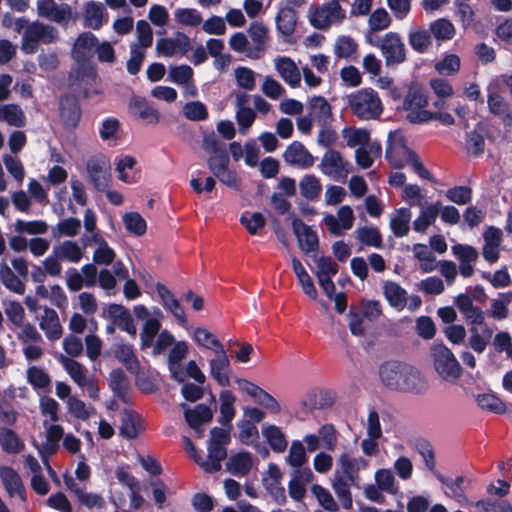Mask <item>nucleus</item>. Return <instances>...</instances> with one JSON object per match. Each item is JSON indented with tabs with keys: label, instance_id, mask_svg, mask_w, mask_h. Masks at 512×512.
<instances>
[{
	"label": "nucleus",
	"instance_id": "f257e3e1",
	"mask_svg": "<svg viewBox=\"0 0 512 512\" xmlns=\"http://www.w3.org/2000/svg\"><path fill=\"white\" fill-rule=\"evenodd\" d=\"M348 107L360 120L377 119L383 112L378 93L372 88H362L347 96Z\"/></svg>",
	"mask_w": 512,
	"mask_h": 512
},
{
	"label": "nucleus",
	"instance_id": "f03ea898",
	"mask_svg": "<svg viewBox=\"0 0 512 512\" xmlns=\"http://www.w3.org/2000/svg\"><path fill=\"white\" fill-rule=\"evenodd\" d=\"M431 356L436 372L444 379H457L462 368L453 352L442 342H435L431 347Z\"/></svg>",
	"mask_w": 512,
	"mask_h": 512
},
{
	"label": "nucleus",
	"instance_id": "7ed1b4c3",
	"mask_svg": "<svg viewBox=\"0 0 512 512\" xmlns=\"http://www.w3.org/2000/svg\"><path fill=\"white\" fill-rule=\"evenodd\" d=\"M346 17L345 10L337 0H330L321 6L310 7L309 22L319 30L328 29L332 23H342Z\"/></svg>",
	"mask_w": 512,
	"mask_h": 512
},
{
	"label": "nucleus",
	"instance_id": "20e7f679",
	"mask_svg": "<svg viewBox=\"0 0 512 512\" xmlns=\"http://www.w3.org/2000/svg\"><path fill=\"white\" fill-rule=\"evenodd\" d=\"M110 162L103 155L92 156L87 160L86 170L95 190L104 192L110 185Z\"/></svg>",
	"mask_w": 512,
	"mask_h": 512
},
{
	"label": "nucleus",
	"instance_id": "39448f33",
	"mask_svg": "<svg viewBox=\"0 0 512 512\" xmlns=\"http://www.w3.org/2000/svg\"><path fill=\"white\" fill-rule=\"evenodd\" d=\"M428 95L426 90L418 85L411 84L404 96L402 108L407 112L406 119L413 124L424 123V121H415L413 115L427 111Z\"/></svg>",
	"mask_w": 512,
	"mask_h": 512
},
{
	"label": "nucleus",
	"instance_id": "423d86ee",
	"mask_svg": "<svg viewBox=\"0 0 512 512\" xmlns=\"http://www.w3.org/2000/svg\"><path fill=\"white\" fill-rule=\"evenodd\" d=\"M235 382L242 392L247 393L257 404L267 409L270 413H280V404L267 391L247 379L236 378Z\"/></svg>",
	"mask_w": 512,
	"mask_h": 512
},
{
	"label": "nucleus",
	"instance_id": "0eeeda50",
	"mask_svg": "<svg viewBox=\"0 0 512 512\" xmlns=\"http://www.w3.org/2000/svg\"><path fill=\"white\" fill-rule=\"evenodd\" d=\"M386 65L400 64L406 60L405 45L396 32H388L380 45Z\"/></svg>",
	"mask_w": 512,
	"mask_h": 512
},
{
	"label": "nucleus",
	"instance_id": "6e6552de",
	"mask_svg": "<svg viewBox=\"0 0 512 512\" xmlns=\"http://www.w3.org/2000/svg\"><path fill=\"white\" fill-rule=\"evenodd\" d=\"M59 116L66 128L74 129L78 126L82 110L78 98L73 94H64L59 99Z\"/></svg>",
	"mask_w": 512,
	"mask_h": 512
},
{
	"label": "nucleus",
	"instance_id": "1a4fd4ad",
	"mask_svg": "<svg viewBox=\"0 0 512 512\" xmlns=\"http://www.w3.org/2000/svg\"><path fill=\"white\" fill-rule=\"evenodd\" d=\"M292 230L298 239L300 249L305 253L316 252L319 249L317 233L300 218H293Z\"/></svg>",
	"mask_w": 512,
	"mask_h": 512
},
{
	"label": "nucleus",
	"instance_id": "9d476101",
	"mask_svg": "<svg viewBox=\"0 0 512 512\" xmlns=\"http://www.w3.org/2000/svg\"><path fill=\"white\" fill-rule=\"evenodd\" d=\"M215 357L209 361L210 375L219 386L227 387L230 385L229 373L231 372V363L228 355L223 348H219Z\"/></svg>",
	"mask_w": 512,
	"mask_h": 512
},
{
	"label": "nucleus",
	"instance_id": "9b49d317",
	"mask_svg": "<svg viewBox=\"0 0 512 512\" xmlns=\"http://www.w3.org/2000/svg\"><path fill=\"white\" fill-rule=\"evenodd\" d=\"M409 364L400 361H386L379 367V377L384 386L396 390Z\"/></svg>",
	"mask_w": 512,
	"mask_h": 512
},
{
	"label": "nucleus",
	"instance_id": "f8f14e48",
	"mask_svg": "<svg viewBox=\"0 0 512 512\" xmlns=\"http://www.w3.org/2000/svg\"><path fill=\"white\" fill-rule=\"evenodd\" d=\"M129 113L136 119H140L146 124L156 125L160 116L156 108H154L144 97L133 96L128 105Z\"/></svg>",
	"mask_w": 512,
	"mask_h": 512
},
{
	"label": "nucleus",
	"instance_id": "ddd939ff",
	"mask_svg": "<svg viewBox=\"0 0 512 512\" xmlns=\"http://www.w3.org/2000/svg\"><path fill=\"white\" fill-rule=\"evenodd\" d=\"M283 158L287 164L304 169L312 167L315 161L313 155L300 141H293L288 145L283 153Z\"/></svg>",
	"mask_w": 512,
	"mask_h": 512
},
{
	"label": "nucleus",
	"instance_id": "4468645a",
	"mask_svg": "<svg viewBox=\"0 0 512 512\" xmlns=\"http://www.w3.org/2000/svg\"><path fill=\"white\" fill-rule=\"evenodd\" d=\"M0 479L10 497L17 495L26 501V489L18 472L11 466L0 467Z\"/></svg>",
	"mask_w": 512,
	"mask_h": 512
},
{
	"label": "nucleus",
	"instance_id": "2eb2a0df",
	"mask_svg": "<svg viewBox=\"0 0 512 512\" xmlns=\"http://www.w3.org/2000/svg\"><path fill=\"white\" fill-rule=\"evenodd\" d=\"M111 349L114 358L117 359L129 373L139 375L141 364L131 344L115 343Z\"/></svg>",
	"mask_w": 512,
	"mask_h": 512
},
{
	"label": "nucleus",
	"instance_id": "dca6fc26",
	"mask_svg": "<svg viewBox=\"0 0 512 512\" xmlns=\"http://www.w3.org/2000/svg\"><path fill=\"white\" fill-rule=\"evenodd\" d=\"M109 387L113 394L116 397H118L123 403L130 404V381L125 372L121 368L113 369L109 373Z\"/></svg>",
	"mask_w": 512,
	"mask_h": 512
},
{
	"label": "nucleus",
	"instance_id": "f3484780",
	"mask_svg": "<svg viewBox=\"0 0 512 512\" xmlns=\"http://www.w3.org/2000/svg\"><path fill=\"white\" fill-rule=\"evenodd\" d=\"M310 115L323 127L333 121L332 107L323 96H313L308 101Z\"/></svg>",
	"mask_w": 512,
	"mask_h": 512
},
{
	"label": "nucleus",
	"instance_id": "a211bd4d",
	"mask_svg": "<svg viewBox=\"0 0 512 512\" xmlns=\"http://www.w3.org/2000/svg\"><path fill=\"white\" fill-rule=\"evenodd\" d=\"M346 165L339 151L329 149L323 155L320 168L322 173L327 176H346L349 172Z\"/></svg>",
	"mask_w": 512,
	"mask_h": 512
},
{
	"label": "nucleus",
	"instance_id": "6ab92c4d",
	"mask_svg": "<svg viewBox=\"0 0 512 512\" xmlns=\"http://www.w3.org/2000/svg\"><path fill=\"white\" fill-rule=\"evenodd\" d=\"M426 389L427 383L422 377L420 371L411 365H408L404 377L396 388L397 391L414 394H421L425 392Z\"/></svg>",
	"mask_w": 512,
	"mask_h": 512
},
{
	"label": "nucleus",
	"instance_id": "aec40b11",
	"mask_svg": "<svg viewBox=\"0 0 512 512\" xmlns=\"http://www.w3.org/2000/svg\"><path fill=\"white\" fill-rule=\"evenodd\" d=\"M97 44L98 38L92 32H83L74 43L72 55L77 62L85 61L94 53Z\"/></svg>",
	"mask_w": 512,
	"mask_h": 512
},
{
	"label": "nucleus",
	"instance_id": "412c9836",
	"mask_svg": "<svg viewBox=\"0 0 512 512\" xmlns=\"http://www.w3.org/2000/svg\"><path fill=\"white\" fill-rule=\"evenodd\" d=\"M47 25L40 22H33L27 26L22 36V49L27 54H33L37 51L38 42L43 39Z\"/></svg>",
	"mask_w": 512,
	"mask_h": 512
},
{
	"label": "nucleus",
	"instance_id": "4be33fe9",
	"mask_svg": "<svg viewBox=\"0 0 512 512\" xmlns=\"http://www.w3.org/2000/svg\"><path fill=\"white\" fill-rule=\"evenodd\" d=\"M276 28L284 37L294 34L297 26L298 15L294 7H283L276 15Z\"/></svg>",
	"mask_w": 512,
	"mask_h": 512
},
{
	"label": "nucleus",
	"instance_id": "5701e85b",
	"mask_svg": "<svg viewBox=\"0 0 512 512\" xmlns=\"http://www.w3.org/2000/svg\"><path fill=\"white\" fill-rule=\"evenodd\" d=\"M188 354V345L184 341H179L174 344L168 355L169 370L172 374V378L179 383L184 382L185 374L179 370L176 366L184 359Z\"/></svg>",
	"mask_w": 512,
	"mask_h": 512
},
{
	"label": "nucleus",
	"instance_id": "b1692460",
	"mask_svg": "<svg viewBox=\"0 0 512 512\" xmlns=\"http://www.w3.org/2000/svg\"><path fill=\"white\" fill-rule=\"evenodd\" d=\"M409 151L412 150L406 146L403 139L395 142L389 140L385 150V158L393 168L401 169L406 164L404 155L409 157Z\"/></svg>",
	"mask_w": 512,
	"mask_h": 512
},
{
	"label": "nucleus",
	"instance_id": "393cba45",
	"mask_svg": "<svg viewBox=\"0 0 512 512\" xmlns=\"http://www.w3.org/2000/svg\"><path fill=\"white\" fill-rule=\"evenodd\" d=\"M64 435V430L61 425L52 424L47 429L46 441L41 448H38V452L43 461L49 456L54 455L59 450V441Z\"/></svg>",
	"mask_w": 512,
	"mask_h": 512
},
{
	"label": "nucleus",
	"instance_id": "a878e982",
	"mask_svg": "<svg viewBox=\"0 0 512 512\" xmlns=\"http://www.w3.org/2000/svg\"><path fill=\"white\" fill-rule=\"evenodd\" d=\"M44 314L39 323L40 328L45 332L49 340H58L62 336L63 329L57 312L52 308L46 307Z\"/></svg>",
	"mask_w": 512,
	"mask_h": 512
},
{
	"label": "nucleus",
	"instance_id": "bb28decb",
	"mask_svg": "<svg viewBox=\"0 0 512 512\" xmlns=\"http://www.w3.org/2000/svg\"><path fill=\"white\" fill-rule=\"evenodd\" d=\"M184 417L187 424L192 429L197 430L202 424L212 420L213 412L209 406L204 403H200L193 409L187 408L184 411Z\"/></svg>",
	"mask_w": 512,
	"mask_h": 512
},
{
	"label": "nucleus",
	"instance_id": "cd10ccee",
	"mask_svg": "<svg viewBox=\"0 0 512 512\" xmlns=\"http://www.w3.org/2000/svg\"><path fill=\"white\" fill-rule=\"evenodd\" d=\"M253 466L252 455L247 451L232 455L226 463L227 470L235 476H246Z\"/></svg>",
	"mask_w": 512,
	"mask_h": 512
},
{
	"label": "nucleus",
	"instance_id": "c85d7f7f",
	"mask_svg": "<svg viewBox=\"0 0 512 512\" xmlns=\"http://www.w3.org/2000/svg\"><path fill=\"white\" fill-rule=\"evenodd\" d=\"M292 269L302 287L303 292L313 300L317 299V289L312 278L297 257H292Z\"/></svg>",
	"mask_w": 512,
	"mask_h": 512
},
{
	"label": "nucleus",
	"instance_id": "c756f323",
	"mask_svg": "<svg viewBox=\"0 0 512 512\" xmlns=\"http://www.w3.org/2000/svg\"><path fill=\"white\" fill-rule=\"evenodd\" d=\"M10 427L0 426V446L6 453H20L25 445L18 434Z\"/></svg>",
	"mask_w": 512,
	"mask_h": 512
},
{
	"label": "nucleus",
	"instance_id": "7c9ffc66",
	"mask_svg": "<svg viewBox=\"0 0 512 512\" xmlns=\"http://www.w3.org/2000/svg\"><path fill=\"white\" fill-rule=\"evenodd\" d=\"M441 202L437 201L421 209L420 215L413 222V229L416 232H425L432 225L439 215Z\"/></svg>",
	"mask_w": 512,
	"mask_h": 512
},
{
	"label": "nucleus",
	"instance_id": "2f4dec72",
	"mask_svg": "<svg viewBox=\"0 0 512 512\" xmlns=\"http://www.w3.org/2000/svg\"><path fill=\"white\" fill-rule=\"evenodd\" d=\"M220 399V417L219 422L223 426L231 428V422L235 417L234 403L236 397L230 390H222L219 395Z\"/></svg>",
	"mask_w": 512,
	"mask_h": 512
},
{
	"label": "nucleus",
	"instance_id": "473e14b6",
	"mask_svg": "<svg viewBox=\"0 0 512 512\" xmlns=\"http://www.w3.org/2000/svg\"><path fill=\"white\" fill-rule=\"evenodd\" d=\"M277 70L283 80L292 88L300 85L301 75L292 59L289 57H282L277 63Z\"/></svg>",
	"mask_w": 512,
	"mask_h": 512
},
{
	"label": "nucleus",
	"instance_id": "72a5a7b5",
	"mask_svg": "<svg viewBox=\"0 0 512 512\" xmlns=\"http://www.w3.org/2000/svg\"><path fill=\"white\" fill-rule=\"evenodd\" d=\"M262 435L274 452L282 453L286 450L288 442L285 434L278 426L267 425L263 427Z\"/></svg>",
	"mask_w": 512,
	"mask_h": 512
},
{
	"label": "nucleus",
	"instance_id": "f704fd0d",
	"mask_svg": "<svg viewBox=\"0 0 512 512\" xmlns=\"http://www.w3.org/2000/svg\"><path fill=\"white\" fill-rule=\"evenodd\" d=\"M435 477L437 480L444 485L447 489L445 490V494L448 497L454 498L458 502L466 498L463 483L464 477L457 476L455 479L449 478L441 474L440 472H435Z\"/></svg>",
	"mask_w": 512,
	"mask_h": 512
},
{
	"label": "nucleus",
	"instance_id": "c9c22d12",
	"mask_svg": "<svg viewBox=\"0 0 512 512\" xmlns=\"http://www.w3.org/2000/svg\"><path fill=\"white\" fill-rule=\"evenodd\" d=\"M139 420L137 412L124 409L121 415L120 434L127 439H135L139 434Z\"/></svg>",
	"mask_w": 512,
	"mask_h": 512
},
{
	"label": "nucleus",
	"instance_id": "e433bc0d",
	"mask_svg": "<svg viewBox=\"0 0 512 512\" xmlns=\"http://www.w3.org/2000/svg\"><path fill=\"white\" fill-rule=\"evenodd\" d=\"M383 292L392 307L402 309L406 305L407 292L398 283L393 281L384 282Z\"/></svg>",
	"mask_w": 512,
	"mask_h": 512
},
{
	"label": "nucleus",
	"instance_id": "4c0bfd02",
	"mask_svg": "<svg viewBox=\"0 0 512 512\" xmlns=\"http://www.w3.org/2000/svg\"><path fill=\"white\" fill-rule=\"evenodd\" d=\"M408 43L415 52L426 53L432 44L431 33L424 28L411 30L408 35Z\"/></svg>",
	"mask_w": 512,
	"mask_h": 512
},
{
	"label": "nucleus",
	"instance_id": "58836bf2",
	"mask_svg": "<svg viewBox=\"0 0 512 512\" xmlns=\"http://www.w3.org/2000/svg\"><path fill=\"white\" fill-rule=\"evenodd\" d=\"M104 7L101 3L89 1L84 12V26L99 30L103 25Z\"/></svg>",
	"mask_w": 512,
	"mask_h": 512
},
{
	"label": "nucleus",
	"instance_id": "ea45409f",
	"mask_svg": "<svg viewBox=\"0 0 512 512\" xmlns=\"http://www.w3.org/2000/svg\"><path fill=\"white\" fill-rule=\"evenodd\" d=\"M53 254L72 263H78L83 256L82 249L71 240H66L62 244L54 246Z\"/></svg>",
	"mask_w": 512,
	"mask_h": 512
},
{
	"label": "nucleus",
	"instance_id": "a19ab883",
	"mask_svg": "<svg viewBox=\"0 0 512 512\" xmlns=\"http://www.w3.org/2000/svg\"><path fill=\"white\" fill-rule=\"evenodd\" d=\"M208 459L204 465V471L215 473L221 469V461L227 457V450L224 446L208 443Z\"/></svg>",
	"mask_w": 512,
	"mask_h": 512
},
{
	"label": "nucleus",
	"instance_id": "79ce46f5",
	"mask_svg": "<svg viewBox=\"0 0 512 512\" xmlns=\"http://www.w3.org/2000/svg\"><path fill=\"white\" fill-rule=\"evenodd\" d=\"M0 280L8 290L20 295L25 293L24 283L4 261L0 263Z\"/></svg>",
	"mask_w": 512,
	"mask_h": 512
},
{
	"label": "nucleus",
	"instance_id": "37998d69",
	"mask_svg": "<svg viewBox=\"0 0 512 512\" xmlns=\"http://www.w3.org/2000/svg\"><path fill=\"white\" fill-rule=\"evenodd\" d=\"M470 333L468 346L479 354L483 353L490 342L493 331L485 325L482 333H480L477 327L471 326Z\"/></svg>",
	"mask_w": 512,
	"mask_h": 512
},
{
	"label": "nucleus",
	"instance_id": "c03bdc74",
	"mask_svg": "<svg viewBox=\"0 0 512 512\" xmlns=\"http://www.w3.org/2000/svg\"><path fill=\"white\" fill-rule=\"evenodd\" d=\"M411 220V211L409 208L402 207L397 210V215L390 220V227L396 237H404L409 232V223Z\"/></svg>",
	"mask_w": 512,
	"mask_h": 512
},
{
	"label": "nucleus",
	"instance_id": "a18cd8bd",
	"mask_svg": "<svg viewBox=\"0 0 512 512\" xmlns=\"http://www.w3.org/2000/svg\"><path fill=\"white\" fill-rule=\"evenodd\" d=\"M300 193L307 200L317 199L322 191L320 180L315 175H305L299 183Z\"/></svg>",
	"mask_w": 512,
	"mask_h": 512
},
{
	"label": "nucleus",
	"instance_id": "49530a36",
	"mask_svg": "<svg viewBox=\"0 0 512 512\" xmlns=\"http://www.w3.org/2000/svg\"><path fill=\"white\" fill-rule=\"evenodd\" d=\"M430 33L438 41L451 40L455 35L454 25L445 18H439L430 24Z\"/></svg>",
	"mask_w": 512,
	"mask_h": 512
},
{
	"label": "nucleus",
	"instance_id": "de8ad7c7",
	"mask_svg": "<svg viewBox=\"0 0 512 512\" xmlns=\"http://www.w3.org/2000/svg\"><path fill=\"white\" fill-rule=\"evenodd\" d=\"M476 401L480 408L495 414H504L507 410L504 401L494 394H479Z\"/></svg>",
	"mask_w": 512,
	"mask_h": 512
},
{
	"label": "nucleus",
	"instance_id": "09e8293b",
	"mask_svg": "<svg viewBox=\"0 0 512 512\" xmlns=\"http://www.w3.org/2000/svg\"><path fill=\"white\" fill-rule=\"evenodd\" d=\"M194 341L199 345L206 349L212 350L216 352L219 348H223V344L220 340L207 329L202 327H197L193 333Z\"/></svg>",
	"mask_w": 512,
	"mask_h": 512
},
{
	"label": "nucleus",
	"instance_id": "8fccbe9b",
	"mask_svg": "<svg viewBox=\"0 0 512 512\" xmlns=\"http://www.w3.org/2000/svg\"><path fill=\"white\" fill-rule=\"evenodd\" d=\"M193 75V69L189 65L170 66L168 80L177 85L189 87V83L193 81Z\"/></svg>",
	"mask_w": 512,
	"mask_h": 512
},
{
	"label": "nucleus",
	"instance_id": "3c124183",
	"mask_svg": "<svg viewBox=\"0 0 512 512\" xmlns=\"http://www.w3.org/2000/svg\"><path fill=\"white\" fill-rule=\"evenodd\" d=\"M61 362L71 377V379L78 385H82V383L87 379V369L78 361L61 356Z\"/></svg>",
	"mask_w": 512,
	"mask_h": 512
},
{
	"label": "nucleus",
	"instance_id": "603ef678",
	"mask_svg": "<svg viewBox=\"0 0 512 512\" xmlns=\"http://www.w3.org/2000/svg\"><path fill=\"white\" fill-rule=\"evenodd\" d=\"M123 223L128 232L136 236L145 234L147 224L145 219L138 212H128L123 215Z\"/></svg>",
	"mask_w": 512,
	"mask_h": 512
},
{
	"label": "nucleus",
	"instance_id": "864d4df0",
	"mask_svg": "<svg viewBox=\"0 0 512 512\" xmlns=\"http://www.w3.org/2000/svg\"><path fill=\"white\" fill-rule=\"evenodd\" d=\"M358 240L366 246L382 247V235L377 227H361L357 229Z\"/></svg>",
	"mask_w": 512,
	"mask_h": 512
},
{
	"label": "nucleus",
	"instance_id": "5fc2aeb1",
	"mask_svg": "<svg viewBox=\"0 0 512 512\" xmlns=\"http://www.w3.org/2000/svg\"><path fill=\"white\" fill-rule=\"evenodd\" d=\"M174 16L175 20L183 26L197 27L203 21L200 12L194 8H178Z\"/></svg>",
	"mask_w": 512,
	"mask_h": 512
},
{
	"label": "nucleus",
	"instance_id": "6e6d98bb",
	"mask_svg": "<svg viewBox=\"0 0 512 512\" xmlns=\"http://www.w3.org/2000/svg\"><path fill=\"white\" fill-rule=\"evenodd\" d=\"M1 119L11 126L22 127L24 125V113L16 104H7L0 107Z\"/></svg>",
	"mask_w": 512,
	"mask_h": 512
},
{
	"label": "nucleus",
	"instance_id": "4d7b16f0",
	"mask_svg": "<svg viewBox=\"0 0 512 512\" xmlns=\"http://www.w3.org/2000/svg\"><path fill=\"white\" fill-rule=\"evenodd\" d=\"M312 493L317 498L319 504L330 512H337L339 510L338 504L334 500L331 493L319 484H314L311 487Z\"/></svg>",
	"mask_w": 512,
	"mask_h": 512
},
{
	"label": "nucleus",
	"instance_id": "13d9d810",
	"mask_svg": "<svg viewBox=\"0 0 512 512\" xmlns=\"http://www.w3.org/2000/svg\"><path fill=\"white\" fill-rule=\"evenodd\" d=\"M160 327V322L155 318H148L145 321L143 329L140 333L142 348L150 347L153 344L154 338L159 332Z\"/></svg>",
	"mask_w": 512,
	"mask_h": 512
},
{
	"label": "nucleus",
	"instance_id": "bf43d9fd",
	"mask_svg": "<svg viewBox=\"0 0 512 512\" xmlns=\"http://www.w3.org/2000/svg\"><path fill=\"white\" fill-rule=\"evenodd\" d=\"M445 196L451 202L465 205L471 202L472 189L464 185L454 186L446 191Z\"/></svg>",
	"mask_w": 512,
	"mask_h": 512
},
{
	"label": "nucleus",
	"instance_id": "052dcab7",
	"mask_svg": "<svg viewBox=\"0 0 512 512\" xmlns=\"http://www.w3.org/2000/svg\"><path fill=\"white\" fill-rule=\"evenodd\" d=\"M144 58L145 51L138 44L133 43L130 49V58L126 63L127 72L131 75L138 74Z\"/></svg>",
	"mask_w": 512,
	"mask_h": 512
},
{
	"label": "nucleus",
	"instance_id": "680f3d73",
	"mask_svg": "<svg viewBox=\"0 0 512 512\" xmlns=\"http://www.w3.org/2000/svg\"><path fill=\"white\" fill-rule=\"evenodd\" d=\"M349 131L348 128H345L343 130L344 137L347 138V146L349 147H355L360 146L364 147L365 145H368L370 142V133L367 129L364 128H355L350 129L349 135L346 133Z\"/></svg>",
	"mask_w": 512,
	"mask_h": 512
},
{
	"label": "nucleus",
	"instance_id": "e2e57ef3",
	"mask_svg": "<svg viewBox=\"0 0 512 512\" xmlns=\"http://www.w3.org/2000/svg\"><path fill=\"white\" fill-rule=\"evenodd\" d=\"M27 379L35 389H45L51 383L49 375L43 369L36 366L28 368Z\"/></svg>",
	"mask_w": 512,
	"mask_h": 512
},
{
	"label": "nucleus",
	"instance_id": "0e129e2a",
	"mask_svg": "<svg viewBox=\"0 0 512 512\" xmlns=\"http://www.w3.org/2000/svg\"><path fill=\"white\" fill-rule=\"evenodd\" d=\"M358 49L357 42L350 36H340L336 41L335 54L339 58H349Z\"/></svg>",
	"mask_w": 512,
	"mask_h": 512
},
{
	"label": "nucleus",
	"instance_id": "69168bd1",
	"mask_svg": "<svg viewBox=\"0 0 512 512\" xmlns=\"http://www.w3.org/2000/svg\"><path fill=\"white\" fill-rule=\"evenodd\" d=\"M333 489L337 497L342 503V507L346 510L352 508L353 500L348 483L342 478H337L333 483Z\"/></svg>",
	"mask_w": 512,
	"mask_h": 512
},
{
	"label": "nucleus",
	"instance_id": "338daca9",
	"mask_svg": "<svg viewBox=\"0 0 512 512\" xmlns=\"http://www.w3.org/2000/svg\"><path fill=\"white\" fill-rule=\"evenodd\" d=\"M368 23L371 31H381L390 26L391 18L384 8H377L370 15Z\"/></svg>",
	"mask_w": 512,
	"mask_h": 512
},
{
	"label": "nucleus",
	"instance_id": "774afa93",
	"mask_svg": "<svg viewBox=\"0 0 512 512\" xmlns=\"http://www.w3.org/2000/svg\"><path fill=\"white\" fill-rule=\"evenodd\" d=\"M239 427V440L245 444L250 445L259 439V432L254 423L249 420H242L238 423Z\"/></svg>",
	"mask_w": 512,
	"mask_h": 512
}]
</instances>
